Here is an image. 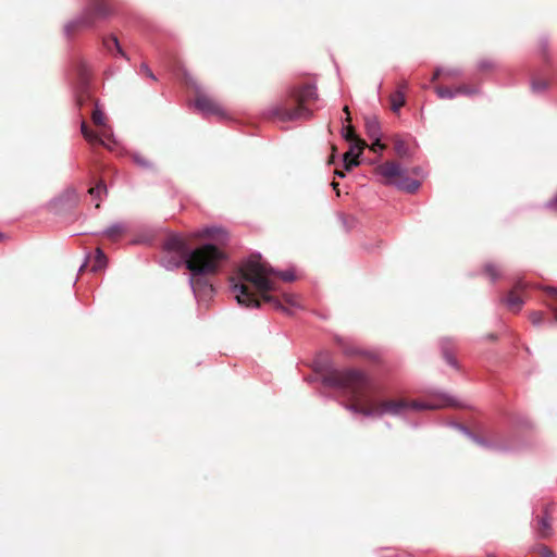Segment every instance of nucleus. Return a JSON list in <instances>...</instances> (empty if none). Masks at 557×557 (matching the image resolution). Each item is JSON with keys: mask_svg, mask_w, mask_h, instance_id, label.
I'll list each match as a JSON object with an SVG mask.
<instances>
[{"mask_svg": "<svg viewBox=\"0 0 557 557\" xmlns=\"http://www.w3.org/2000/svg\"><path fill=\"white\" fill-rule=\"evenodd\" d=\"M112 13L107 0H90L81 15L69 21L64 26V36L71 38L74 33L83 28H91L98 20H104Z\"/></svg>", "mask_w": 557, "mask_h": 557, "instance_id": "obj_5", "label": "nucleus"}, {"mask_svg": "<svg viewBox=\"0 0 557 557\" xmlns=\"http://www.w3.org/2000/svg\"><path fill=\"white\" fill-rule=\"evenodd\" d=\"M412 173L416 174V175H419L421 173L420 168L412 169Z\"/></svg>", "mask_w": 557, "mask_h": 557, "instance_id": "obj_55", "label": "nucleus"}, {"mask_svg": "<svg viewBox=\"0 0 557 557\" xmlns=\"http://www.w3.org/2000/svg\"><path fill=\"white\" fill-rule=\"evenodd\" d=\"M226 258V253L219 249V256L207 253L199 258L196 264L187 263V270L189 271L188 284L198 302H208L212 299L215 288L209 275L214 274L221 262Z\"/></svg>", "mask_w": 557, "mask_h": 557, "instance_id": "obj_4", "label": "nucleus"}, {"mask_svg": "<svg viewBox=\"0 0 557 557\" xmlns=\"http://www.w3.org/2000/svg\"><path fill=\"white\" fill-rule=\"evenodd\" d=\"M364 127L368 137L373 141L374 145H379L380 139H382V129L376 116L366 117Z\"/></svg>", "mask_w": 557, "mask_h": 557, "instance_id": "obj_17", "label": "nucleus"}, {"mask_svg": "<svg viewBox=\"0 0 557 557\" xmlns=\"http://www.w3.org/2000/svg\"><path fill=\"white\" fill-rule=\"evenodd\" d=\"M518 423L527 428L531 426V422L527 418L521 419Z\"/></svg>", "mask_w": 557, "mask_h": 557, "instance_id": "obj_48", "label": "nucleus"}, {"mask_svg": "<svg viewBox=\"0 0 557 557\" xmlns=\"http://www.w3.org/2000/svg\"><path fill=\"white\" fill-rule=\"evenodd\" d=\"M447 425H448V426H450V428H454V429L458 430V426H460V425H461V423L456 422V421H449V422L447 423Z\"/></svg>", "mask_w": 557, "mask_h": 557, "instance_id": "obj_50", "label": "nucleus"}, {"mask_svg": "<svg viewBox=\"0 0 557 557\" xmlns=\"http://www.w3.org/2000/svg\"><path fill=\"white\" fill-rule=\"evenodd\" d=\"M313 370L320 374V382L327 387L347 389L354 398H360L371 379L358 369H336L327 352H320L313 360Z\"/></svg>", "mask_w": 557, "mask_h": 557, "instance_id": "obj_2", "label": "nucleus"}, {"mask_svg": "<svg viewBox=\"0 0 557 557\" xmlns=\"http://www.w3.org/2000/svg\"><path fill=\"white\" fill-rule=\"evenodd\" d=\"M503 301L506 304V306L515 311L519 312L524 304L523 299L517 295H515L512 292H510L507 297L503 299Z\"/></svg>", "mask_w": 557, "mask_h": 557, "instance_id": "obj_22", "label": "nucleus"}, {"mask_svg": "<svg viewBox=\"0 0 557 557\" xmlns=\"http://www.w3.org/2000/svg\"><path fill=\"white\" fill-rule=\"evenodd\" d=\"M195 108L205 116L216 115L221 120L226 117V112L220 103L206 95L199 94L194 102Z\"/></svg>", "mask_w": 557, "mask_h": 557, "instance_id": "obj_8", "label": "nucleus"}, {"mask_svg": "<svg viewBox=\"0 0 557 557\" xmlns=\"http://www.w3.org/2000/svg\"><path fill=\"white\" fill-rule=\"evenodd\" d=\"M92 122L97 125H103L104 124V114L103 112L96 106L94 112H92Z\"/></svg>", "mask_w": 557, "mask_h": 557, "instance_id": "obj_34", "label": "nucleus"}, {"mask_svg": "<svg viewBox=\"0 0 557 557\" xmlns=\"http://www.w3.org/2000/svg\"><path fill=\"white\" fill-rule=\"evenodd\" d=\"M380 175L386 178L400 177L398 181L392 182L399 190L414 194L421 186V183L414 178L405 175V170L397 162H386L377 168Z\"/></svg>", "mask_w": 557, "mask_h": 557, "instance_id": "obj_7", "label": "nucleus"}, {"mask_svg": "<svg viewBox=\"0 0 557 557\" xmlns=\"http://www.w3.org/2000/svg\"><path fill=\"white\" fill-rule=\"evenodd\" d=\"M132 160L136 165H138L141 169H152V163L149 160H147L144 156H141L139 152H134L132 154Z\"/></svg>", "mask_w": 557, "mask_h": 557, "instance_id": "obj_29", "label": "nucleus"}, {"mask_svg": "<svg viewBox=\"0 0 557 557\" xmlns=\"http://www.w3.org/2000/svg\"><path fill=\"white\" fill-rule=\"evenodd\" d=\"M345 172H346L345 170H344V171H342V170H336V171L334 172V174H335L336 176H338V177L343 178V177H345V175H346V174H345Z\"/></svg>", "mask_w": 557, "mask_h": 557, "instance_id": "obj_52", "label": "nucleus"}, {"mask_svg": "<svg viewBox=\"0 0 557 557\" xmlns=\"http://www.w3.org/2000/svg\"><path fill=\"white\" fill-rule=\"evenodd\" d=\"M351 354H355V351H346V355H351Z\"/></svg>", "mask_w": 557, "mask_h": 557, "instance_id": "obj_60", "label": "nucleus"}, {"mask_svg": "<svg viewBox=\"0 0 557 557\" xmlns=\"http://www.w3.org/2000/svg\"><path fill=\"white\" fill-rule=\"evenodd\" d=\"M364 417H379L381 418L382 414H380V404L376 408H361V413Z\"/></svg>", "mask_w": 557, "mask_h": 557, "instance_id": "obj_36", "label": "nucleus"}, {"mask_svg": "<svg viewBox=\"0 0 557 557\" xmlns=\"http://www.w3.org/2000/svg\"><path fill=\"white\" fill-rule=\"evenodd\" d=\"M88 193L92 199L101 201L108 194L107 185L103 181H99L94 187L89 188Z\"/></svg>", "mask_w": 557, "mask_h": 557, "instance_id": "obj_25", "label": "nucleus"}, {"mask_svg": "<svg viewBox=\"0 0 557 557\" xmlns=\"http://www.w3.org/2000/svg\"><path fill=\"white\" fill-rule=\"evenodd\" d=\"M478 69L481 72H485V71L497 69V64L492 60L483 59L478 62Z\"/></svg>", "mask_w": 557, "mask_h": 557, "instance_id": "obj_33", "label": "nucleus"}, {"mask_svg": "<svg viewBox=\"0 0 557 557\" xmlns=\"http://www.w3.org/2000/svg\"><path fill=\"white\" fill-rule=\"evenodd\" d=\"M443 74H444V69H442V67L436 69L432 76V81H436Z\"/></svg>", "mask_w": 557, "mask_h": 557, "instance_id": "obj_46", "label": "nucleus"}, {"mask_svg": "<svg viewBox=\"0 0 557 557\" xmlns=\"http://www.w3.org/2000/svg\"><path fill=\"white\" fill-rule=\"evenodd\" d=\"M470 440L482 447L493 448L497 451L508 453L511 450V448L507 445H498V444L491 443L487 440L476 435L475 433H473V436H470Z\"/></svg>", "mask_w": 557, "mask_h": 557, "instance_id": "obj_19", "label": "nucleus"}, {"mask_svg": "<svg viewBox=\"0 0 557 557\" xmlns=\"http://www.w3.org/2000/svg\"><path fill=\"white\" fill-rule=\"evenodd\" d=\"M394 150L399 158L408 159L411 157L408 145L398 135L394 137Z\"/></svg>", "mask_w": 557, "mask_h": 557, "instance_id": "obj_21", "label": "nucleus"}, {"mask_svg": "<svg viewBox=\"0 0 557 557\" xmlns=\"http://www.w3.org/2000/svg\"><path fill=\"white\" fill-rule=\"evenodd\" d=\"M457 92H458V96L459 95L472 96V95L478 94L479 89L478 88H473V87H468L466 85H460V86L457 87Z\"/></svg>", "mask_w": 557, "mask_h": 557, "instance_id": "obj_35", "label": "nucleus"}, {"mask_svg": "<svg viewBox=\"0 0 557 557\" xmlns=\"http://www.w3.org/2000/svg\"><path fill=\"white\" fill-rule=\"evenodd\" d=\"M547 87H548V83L546 81L536 79V78H533L531 81V89L535 94L543 92L544 90L547 89Z\"/></svg>", "mask_w": 557, "mask_h": 557, "instance_id": "obj_31", "label": "nucleus"}, {"mask_svg": "<svg viewBox=\"0 0 557 557\" xmlns=\"http://www.w3.org/2000/svg\"><path fill=\"white\" fill-rule=\"evenodd\" d=\"M407 410V400H383L380 403V414H392L394 417H401L404 411Z\"/></svg>", "mask_w": 557, "mask_h": 557, "instance_id": "obj_14", "label": "nucleus"}, {"mask_svg": "<svg viewBox=\"0 0 557 557\" xmlns=\"http://www.w3.org/2000/svg\"><path fill=\"white\" fill-rule=\"evenodd\" d=\"M140 73L146 75L148 78L152 79V81H157V76L154 75V73L151 71V69L149 67V65L147 63H141L140 64Z\"/></svg>", "mask_w": 557, "mask_h": 557, "instance_id": "obj_39", "label": "nucleus"}, {"mask_svg": "<svg viewBox=\"0 0 557 557\" xmlns=\"http://www.w3.org/2000/svg\"><path fill=\"white\" fill-rule=\"evenodd\" d=\"M162 250L165 253H176L183 257H194L196 260L203 255L219 256V248L212 244H202L196 248H190L188 244L177 234H172L165 238L162 244Z\"/></svg>", "mask_w": 557, "mask_h": 557, "instance_id": "obj_6", "label": "nucleus"}, {"mask_svg": "<svg viewBox=\"0 0 557 557\" xmlns=\"http://www.w3.org/2000/svg\"><path fill=\"white\" fill-rule=\"evenodd\" d=\"M341 134H342V137L349 141V143H352V141H356L354 138H355V131L352 127H343L342 131H341Z\"/></svg>", "mask_w": 557, "mask_h": 557, "instance_id": "obj_37", "label": "nucleus"}, {"mask_svg": "<svg viewBox=\"0 0 557 557\" xmlns=\"http://www.w3.org/2000/svg\"><path fill=\"white\" fill-rule=\"evenodd\" d=\"M270 275H277L284 282H293L296 278L293 270L277 271L263 262L260 253L251 255L245 260L238 269L240 281L237 282L235 277L230 278V288L235 294L237 304L245 308L260 307V301L244 283L249 282L257 290L262 293V299L265 302L272 304L276 310H281L288 315L293 314V311L283 306L277 298L267 294L275 288L274 283L269 277Z\"/></svg>", "mask_w": 557, "mask_h": 557, "instance_id": "obj_1", "label": "nucleus"}, {"mask_svg": "<svg viewBox=\"0 0 557 557\" xmlns=\"http://www.w3.org/2000/svg\"><path fill=\"white\" fill-rule=\"evenodd\" d=\"M547 293H548V295H550V296H553V297L557 298V288H555V287H548V288H547Z\"/></svg>", "mask_w": 557, "mask_h": 557, "instance_id": "obj_47", "label": "nucleus"}, {"mask_svg": "<svg viewBox=\"0 0 557 557\" xmlns=\"http://www.w3.org/2000/svg\"><path fill=\"white\" fill-rule=\"evenodd\" d=\"M102 44H103V47L108 51H112V49L114 48L116 51V54L128 60L126 52L123 50V48L120 45V41L115 35H110V36L103 38Z\"/></svg>", "mask_w": 557, "mask_h": 557, "instance_id": "obj_18", "label": "nucleus"}, {"mask_svg": "<svg viewBox=\"0 0 557 557\" xmlns=\"http://www.w3.org/2000/svg\"><path fill=\"white\" fill-rule=\"evenodd\" d=\"M287 302L290 304L292 306H296V304L294 302V300L292 298H287Z\"/></svg>", "mask_w": 557, "mask_h": 557, "instance_id": "obj_56", "label": "nucleus"}, {"mask_svg": "<svg viewBox=\"0 0 557 557\" xmlns=\"http://www.w3.org/2000/svg\"><path fill=\"white\" fill-rule=\"evenodd\" d=\"M392 102V110L394 112H397L405 103V95L401 90H397L391 99Z\"/></svg>", "mask_w": 557, "mask_h": 557, "instance_id": "obj_28", "label": "nucleus"}, {"mask_svg": "<svg viewBox=\"0 0 557 557\" xmlns=\"http://www.w3.org/2000/svg\"><path fill=\"white\" fill-rule=\"evenodd\" d=\"M81 133L82 135L84 136V138L90 143H99L100 145L102 146H107L109 147L106 141L99 137L96 133H94L89 127L88 125L86 124V122H82L81 124Z\"/></svg>", "mask_w": 557, "mask_h": 557, "instance_id": "obj_24", "label": "nucleus"}, {"mask_svg": "<svg viewBox=\"0 0 557 557\" xmlns=\"http://www.w3.org/2000/svg\"><path fill=\"white\" fill-rule=\"evenodd\" d=\"M554 321H555V322L557 323V314L555 315V319H554Z\"/></svg>", "mask_w": 557, "mask_h": 557, "instance_id": "obj_61", "label": "nucleus"}, {"mask_svg": "<svg viewBox=\"0 0 557 557\" xmlns=\"http://www.w3.org/2000/svg\"><path fill=\"white\" fill-rule=\"evenodd\" d=\"M286 96L296 102L295 108L288 109L283 102H277L263 111V117L278 122L308 121L313 117V111L307 103L319 99L315 84L292 86L287 89Z\"/></svg>", "mask_w": 557, "mask_h": 557, "instance_id": "obj_3", "label": "nucleus"}, {"mask_svg": "<svg viewBox=\"0 0 557 557\" xmlns=\"http://www.w3.org/2000/svg\"><path fill=\"white\" fill-rule=\"evenodd\" d=\"M78 193L74 187L65 188L57 198L53 199V205L66 206L69 208L75 207L78 203Z\"/></svg>", "mask_w": 557, "mask_h": 557, "instance_id": "obj_16", "label": "nucleus"}, {"mask_svg": "<svg viewBox=\"0 0 557 557\" xmlns=\"http://www.w3.org/2000/svg\"><path fill=\"white\" fill-rule=\"evenodd\" d=\"M384 149H385V146L382 144V139H380V144L379 145H374L373 143L371 145V150H373L374 152L375 151H382Z\"/></svg>", "mask_w": 557, "mask_h": 557, "instance_id": "obj_45", "label": "nucleus"}, {"mask_svg": "<svg viewBox=\"0 0 557 557\" xmlns=\"http://www.w3.org/2000/svg\"><path fill=\"white\" fill-rule=\"evenodd\" d=\"M515 287H516V288H523V287H524V285H523V283H522L521 281H518V282L515 284Z\"/></svg>", "mask_w": 557, "mask_h": 557, "instance_id": "obj_53", "label": "nucleus"}, {"mask_svg": "<svg viewBox=\"0 0 557 557\" xmlns=\"http://www.w3.org/2000/svg\"><path fill=\"white\" fill-rule=\"evenodd\" d=\"M458 431L466 435L468 438H470V436H473V432L465 424L458 426Z\"/></svg>", "mask_w": 557, "mask_h": 557, "instance_id": "obj_44", "label": "nucleus"}, {"mask_svg": "<svg viewBox=\"0 0 557 557\" xmlns=\"http://www.w3.org/2000/svg\"><path fill=\"white\" fill-rule=\"evenodd\" d=\"M447 425H448V426H450V428H454V429L458 430V426H460V425H461V423L456 422V421H449V422L447 423Z\"/></svg>", "mask_w": 557, "mask_h": 557, "instance_id": "obj_49", "label": "nucleus"}, {"mask_svg": "<svg viewBox=\"0 0 557 557\" xmlns=\"http://www.w3.org/2000/svg\"><path fill=\"white\" fill-rule=\"evenodd\" d=\"M363 147V141L350 143L348 151L343 154V165L345 171H351L360 164L358 159L362 154Z\"/></svg>", "mask_w": 557, "mask_h": 557, "instance_id": "obj_11", "label": "nucleus"}, {"mask_svg": "<svg viewBox=\"0 0 557 557\" xmlns=\"http://www.w3.org/2000/svg\"><path fill=\"white\" fill-rule=\"evenodd\" d=\"M539 552L542 557H556V554L546 545H541Z\"/></svg>", "mask_w": 557, "mask_h": 557, "instance_id": "obj_40", "label": "nucleus"}, {"mask_svg": "<svg viewBox=\"0 0 557 557\" xmlns=\"http://www.w3.org/2000/svg\"><path fill=\"white\" fill-rule=\"evenodd\" d=\"M438 398L443 401V404H437L433 401H422V400H407V409L412 410H436L440 409L443 405L445 406H457V400L445 393L437 394Z\"/></svg>", "mask_w": 557, "mask_h": 557, "instance_id": "obj_9", "label": "nucleus"}, {"mask_svg": "<svg viewBox=\"0 0 557 557\" xmlns=\"http://www.w3.org/2000/svg\"><path fill=\"white\" fill-rule=\"evenodd\" d=\"M532 525L540 539H546L552 534L550 516L547 507H545L542 516H536L533 519Z\"/></svg>", "mask_w": 557, "mask_h": 557, "instance_id": "obj_13", "label": "nucleus"}, {"mask_svg": "<svg viewBox=\"0 0 557 557\" xmlns=\"http://www.w3.org/2000/svg\"><path fill=\"white\" fill-rule=\"evenodd\" d=\"M540 52L544 59L548 58V39L547 37H542L540 40Z\"/></svg>", "mask_w": 557, "mask_h": 557, "instance_id": "obj_38", "label": "nucleus"}, {"mask_svg": "<svg viewBox=\"0 0 557 557\" xmlns=\"http://www.w3.org/2000/svg\"><path fill=\"white\" fill-rule=\"evenodd\" d=\"M126 231V226L122 222H115L104 228L101 234L107 236L108 238L115 239L120 237Z\"/></svg>", "mask_w": 557, "mask_h": 557, "instance_id": "obj_20", "label": "nucleus"}, {"mask_svg": "<svg viewBox=\"0 0 557 557\" xmlns=\"http://www.w3.org/2000/svg\"><path fill=\"white\" fill-rule=\"evenodd\" d=\"M435 92L441 99H454L458 96L457 87L437 86L435 87Z\"/></svg>", "mask_w": 557, "mask_h": 557, "instance_id": "obj_27", "label": "nucleus"}, {"mask_svg": "<svg viewBox=\"0 0 557 557\" xmlns=\"http://www.w3.org/2000/svg\"><path fill=\"white\" fill-rule=\"evenodd\" d=\"M5 238V235L3 233H0V240H3Z\"/></svg>", "mask_w": 557, "mask_h": 557, "instance_id": "obj_58", "label": "nucleus"}, {"mask_svg": "<svg viewBox=\"0 0 557 557\" xmlns=\"http://www.w3.org/2000/svg\"><path fill=\"white\" fill-rule=\"evenodd\" d=\"M88 259H89V256H87L85 261L81 264L78 272H82L87 267Z\"/></svg>", "mask_w": 557, "mask_h": 557, "instance_id": "obj_51", "label": "nucleus"}, {"mask_svg": "<svg viewBox=\"0 0 557 557\" xmlns=\"http://www.w3.org/2000/svg\"><path fill=\"white\" fill-rule=\"evenodd\" d=\"M332 186H333V188H334V189H336V188H337V186H338V183L333 182V183H332Z\"/></svg>", "mask_w": 557, "mask_h": 557, "instance_id": "obj_57", "label": "nucleus"}, {"mask_svg": "<svg viewBox=\"0 0 557 557\" xmlns=\"http://www.w3.org/2000/svg\"><path fill=\"white\" fill-rule=\"evenodd\" d=\"M107 261H108V259H107L106 253L102 251V249L97 248L96 249V253L94 256V262H92V265H91V271L92 272L101 271L102 269L106 268Z\"/></svg>", "mask_w": 557, "mask_h": 557, "instance_id": "obj_26", "label": "nucleus"}, {"mask_svg": "<svg viewBox=\"0 0 557 557\" xmlns=\"http://www.w3.org/2000/svg\"><path fill=\"white\" fill-rule=\"evenodd\" d=\"M486 557H496L494 554H487Z\"/></svg>", "mask_w": 557, "mask_h": 557, "instance_id": "obj_59", "label": "nucleus"}, {"mask_svg": "<svg viewBox=\"0 0 557 557\" xmlns=\"http://www.w3.org/2000/svg\"><path fill=\"white\" fill-rule=\"evenodd\" d=\"M197 236L207 237L210 244L222 250V246L228 243V233L220 226H206L197 232Z\"/></svg>", "mask_w": 557, "mask_h": 557, "instance_id": "obj_10", "label": "nucleus"}, {"mask_svg": "<svg viewBox=\"0 0 557 557\" xmlns=\"http://www.w3.org/2000/svg\"><path fill=\"white\" fill-rule=\"evenodd\" d=\"M484 272L486 273V275H488L492 282H496L499 277V272L496 265L493 263H486L484 265Z\"/></svg>", "mask_w": 557, "mask_h": 557, "instance_id": "obj_32", "label": "nucleus"}, {"mask_svg": "<svg viewBox=\"0 0 557 557\" xmlns=\"http://www.w3.org/2000/svg\"><path fill=\"white\" fill-rule=\"evenodd\" d=\"M345 409L352 412V413H361V408L359 405L357 404H346L344 405Z\"/></svg>", "mask_w": 557, "mask_h": 557, "instance_id": "obj_42", "label": "nucleus"}, {"mask_svg": "<svg viewBox=\"0 0 557 557\" xmlns=\"http://www.w3.org/2000/svg\"><path fill=\"white\" fill-rule=\"evenodd\" d=\"M454 347H455V344L451 338L444 337L440 342V348H441V352H442L444 360L451 368L458 370L459 363H458L456 357L454 356Z\"/></svg>", "mask_w": 557, "mask_h": 557, "instance_id": "obj_15", "label": "nucleus"}, {"mask_svg": "<svg viewBox=\"0 0 557 557\" xmlns=\"http://www.w3.org/2000/svg\"><path fill=\"white\" fill-rule=\"evenodd\" d=\"M197 261L198 260H196V258H194V257H183V256L176 255V253H165V256H163L160 259L159 263L165 270L171 271V270L178 269L182 265H184L187 269L188 262L196 264Z\"/></svg>", "mask_w": 557, "mask_h": 557, "instance_id": "obj_12", "label": "nucleus"}, {"mask_svg": "<svg viewBox=\"0 0 557 557\" xmlns=\"http://www.w3.org/2000/svg\"><path fill=\"white\" fill-rule=\"evenodd\" d=\"M486 338L490 339V341H495L497 338V336L495 334H488L486 336Z\"/></svg>", "mask_w": 557, "mask_h": 557, "instance_id": "obj_54", "label": "nucleus"}, {"mask_svg": "<svg viewBox=\"0 0 557 557\" xmlns=\"http://www.w3.org/2000/svg\"><path fill=\"white\" fill-rule=\"evenodd\" d=\"M544 207L548 210L557 211V194L553 199L548 200Z\"/></svg>", "mask_w": 557, "mask_h": 557, "instance_id": "obj_43", "label": "nucleus"}, {"mask_svg": "<svg viewBox=\"0 0 557 557\" xmlns=\"http://www.w3.org/2000/svg\"><path fill=\"white\" fill-rule=\"evenodd\" d=\"M461 70L460 69H447V70H444V75L446 76H449V77H458L461 75Z\"/></svg>", "mask_w": 557, "mask_h": 557, "instance_id": "obj_41", "label": "nucleus"}, {"mask_svg": "<svg viewBox=\"0 0 557 557\" xmlns=\"http://www.w3.org/2000/svg\"><path fill=\"white\" fill-rule=\"evenodd\" d=\"M77 72H78L82 83L86 84L88 81V76H89V70H88V65L82 60H79L77 62Z\"/></svg>", "mask_w": 557, "mask_h": 557, "instance_id": "obj_30", "label": "nucleus"}, {"mask_svg": "<svg viewBox=\"0 0 557 557\" xmlns=\"http://www.w3.org/2000/svg\"><path fill=\"white\" fill-rule=\"evenodd\" d=\"M555 315L553 318L546 319L542 311H532L530 313V321L534 326H541L544 324L554 325L557 324L555 321Z\"/></svg>", "mask_w": 557, "mask_h": 557, "instance_id": "obj_23", "label": "nucleus"}]
</instances>
